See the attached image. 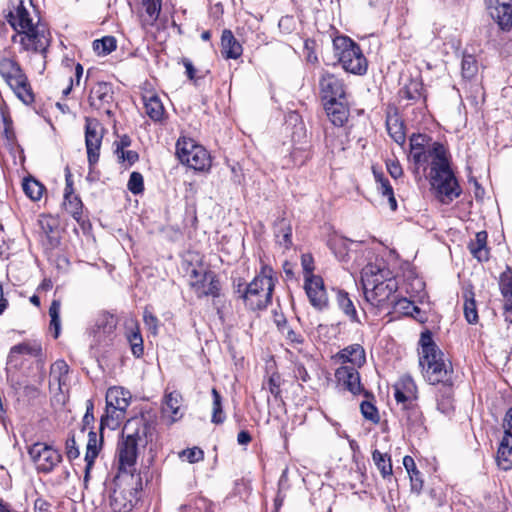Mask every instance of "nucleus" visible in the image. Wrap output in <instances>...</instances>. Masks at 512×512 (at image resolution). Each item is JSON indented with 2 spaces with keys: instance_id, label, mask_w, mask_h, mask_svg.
<instances>
[{
  "instance_id": "nucleus-44",
  "label": "nucleus",
  "mask_w": 512,
  "mask_h": 512,
  "mask_svg": "<svg viewBox=\"0 0 512 512\" xmlns=\"http://www.w3.org/2000/svg\"><path fill=\"white\" fill-rule=\"evenodd\" d=\"M93 48L99 55H107L116 49V40L112 36H106L93 42Z\"/></svg>"
},
{
  "instance_id": "nucleus-35",
  "label": "nucleus",
  "mask_w": 512,
  "mask_h": 512,
  "mask_svg": "<svg viewBox=\"0 0 512 512\" xmlns=\"http://www.w3.org/2000/svg\"><path fill=\"white\" fill-rule=\"evenodd\" d=\"M400 97L407 100L417 101L423 96V84L419 80L411 79L399 92Z\"/></svg>"
},
{
  "instance_id": "nucleus-56",
  "label": "nucleus",
  "mask_w": 512,
  "mask_h": 512,
  "mask_svg": "<svg viewBox=\"0 0 512 512\" xmlns=\"http://www.w3.org/2000/svg\"><path fill=\"white\" fill-rule=\"evenodd\" d=\"M203 450H180L178 452V458L181 461H187L189 463H196L204 458Z\"/></svg>"
},
{
  "instance_id": "nucleus-61",
  "label": "nucleus",
  "mask_w": 512,
  "mask_h": 512,
  "mask_svg": "<svg viewBox=\"0 0 512 512\" xmlns=\"http://www.w3.org/2000/svg\"><path fill=\"white\" fill-rule=\"evenodd\" d=\"M115 153L121 162L127 161L129 164H133L138 160V154L132 150L125 151L119 148V150H115Z\"/></svg>"
},
{
  "instance_id": "nucleus-37",
  "label": "nucleus",
  "mask_w": 512,
  "mask_h": 512,
  "mask_svg": "<svg viewBox=\"0 0 512 512\" xmlns=\"http://www.w3.org/2000/svg\"><path fill=\"white\" fill-rule=\"evenodd\" d=\"M116 325V318L112 314L104 312L100 314L96 320V332L109 335L113 333V331L116 328Z\"/></svg>"
},
{
  "instance_id": "nucleus-62",
  "label": "nucleus",
  "mask_w": 512,
  "mask_h": 512,
  "mask_svg": "<svg viewBox=\"0 0 512 512\" xmlns=\"http://www.w3.org/2000/svg\"><path fill=\"white\" fill-rule=\"evenodd\" d=\"M437 408L444 414H448L453 410L450 388H447L446 396L442 400H438Z\"/></svg>"
},
{
  "instance_id": "nucleus-52",
  "label": "nucleus",
  "mask_w": 512,
  "mask_h": 512,
  "mask_svg": "<svg viewBox=\"0 0 512 512\" xmlns=\"http://www.w3.org/2000/svg\"><path fill=\"white\" fill-rule=\"evenodd\" d=\"M0 117L4 136L8 142L13 143L16 139V136L12 126V120L10 116L4 111H0Z\"/></svg>"
},
{
  "instance_id": "nucleus-54",
  "label": "nucleus",
  "mask_w": 512,
  "mask_h": 512,
  "mask_svg": "<svg viewBox=\"0 0 512 512\" xmlns=\"http://www.w3.org/2000/svg\"><path fill=\"white\" fill-rule=\"evenodd\" d=\"M60 301L59 300H53L50 308H49V315L51 317L50 325L55 328V335L54 337L57 338L59 335V328H60V320H59V313H60Z\"/></svg>"
},
{
  "instance_id": "nucleus-12",
  "label": "nucleus",
  "mask_w": 512,
  "mask_h": 512,
  "mask_svg": "<svg viewBox=\"0 0 512 512\" xmlns=\"http://www.w3.org/2000/svg\"><path fill=\"white\" fill-rule=\"evenodd\" d=\"M104 135V128L101 123L94 118L85 120V145L87 150V159L90 171L97 164L100 156V148Z\"/></svg>"
},
{
  "instance_id": "nucleus-11",
  "label": "nucleus",
  "mask_w": 512,
  "mask_h": 512,
  "mask_svg": "<svg viewBox=\"0 0 512 512\" xmlns=\"http://www.w3.org/2000/svg\"><path fill=\"white\" fill-rule=\"evenodd\" d=\"M142 489L136 484L116 480V488L110 496V506L114 512H128L138 501V492Z\"/></svg>"
},
{
  "instance_id": "nucleus-32",
  "label": "nucleus",
  "mask_w": 512,
  "mask_h": 512,
  "mask_svg": "<svg viewBox=\"0 0 512 512\" xmlns=\"http://www.w3.org/2000/svg\"><path fill=\"white\" fill-rule=\"evenodd\" d=\"M280 333L289 345H291L298 352H303L305 344L303 335L290 327L286 319H283V325Z\"/></svg>"
},
{
  "instance_id": "nucleus-43",
  "label": "nucleus",
  "mask_w": 512,
  "mask_h": 512,
  "mask_svg": "<svg viewBox=\"0 0 512 512\" xmlns=\"http://www.w3.org/2000/svg\"><path fill=\"white\" fill-rule=\"evenodd\" d=\"M503 428L504 436L500 442L499 448H512V407L506 412Z\"/></svg>"
},
{
  "instance_id": "nucleus-50",
  "label": "nucleus",
  "mask_w": 512,
  "mask_h": 512,
  "mask_svg": "<svg viewBox=\"0 0 512 512\" xmlns=\"http://www.w3.org/2000/svg\"><path fill=\"white\" fill-rule=\"evenodd\" d=\"M495 461L497 466L504 471L512 469V450H497Z\"/></svg>"
},
{
  "instance_id": "nucleus-7",
  "label": "nucleus",
  "mask_w": 512,
  "mask_h": 512,
  "mask_svg": "<svg viewBox=\"0 0 512 512\" xmlns=\"http://www.w3.org/2000/svg\"><path fill=\"white\" fill-rule=\"evenodd\" d=\"M131 393L123 387H110L106 392V413L101 418V428L117 429L125 418Z\"/></svg>"
},
{
  "instance_id": "nucleus-64",
  "label": "nucleus",
  "mask_w": 512,
  "mask_h": 512,
  "mask_svg": "<svg viewBox=\"0 0 512 512\" xmlns=\"http://www.w3.org/2000/svg\"><path fill=\"white\" fill-rule=\"evenodd\" d=\"M411 481V490L419 494L423 488V480L421 478L420 472H414V474L409 475Z\"/></svg>"
},
{
  "instance_id": "nucleus-40",
  "label": "nucleus",
  "mask_w": 512,
  "mask_h": 512,
  "mask_svg": "<svg viewBox=\"0 0 512 512\" xmlns=\"http://www.w3.org/2000/svg\"><path fill=\"white\" fill-rule=\"evenodd\" d=\"M378 183V191L384 196L387 197L389 207L391 210H396L397 208V201L394 196L393 188L390 185V182L388 179L379 176L376 178Z\"/></svg>"
},
{
  "instance_id": "nucleus-59",
  "label": "nucleus",
  "mask_w": 512,
  "mask_h": 512,
  "mask_svg": "<svg viewBox=\"0 0 512 512\" xmlns=\"http://www.w3.org/2000/svg\"><path fill=\"white\" fill-rule=\"evenodd\" d=\"M103 430L100 427L101 434L100 438H98L97 434L88 428L89 436L87 437L86 448H98V445L100 447L103 445Z\"/></svg>"
},
{
  "instance_id": "nucleus-49",
  "label": "nucleus",
  "mask_w": 512,
  "mask_h": 512,
  "mask_svg": "<svg viewBox=\"0 0 512 512\" xmlns=\"http://www.w3.org/2000/svg\"><path fill=\"white\" fill-rule=\"evenodd\" d=\"M129 343L131 345L132 353L135 357H141L143 355V339L139 329L132 331L128 336Z\"/></svg>"
},
{
  "instance_id": "nucleus-47",
  "label": "nucleus",
  "mask_w": 512,
  "mask_h": 512,
  "mask_svg": "<svg viewBox=\"0 0 512 512\" xmlns=\"http://www.w3.org/2000/svg\"><path fill=\"white\" fill-rule=\"evenodd\" d=\"M462 75L466 79H472L478 72L476 59L472 55H464L461 63Z\"/></svg>"
},
{
  "instance_id": "nucleus-6",
  "label": "nucleus",
  "mask_w": 512,
  "mask_h": 512,
  "mask_svg": "<svg viewBox=\"0 0 512 512\" xmlns=\"http://www.w3.org/2000/svg\"><path fill=\"white\" fill-rule=\"evenodd\" d=\"M334 54L343 69L349 73L362 75L367 71V60L359 45L346 36L333 40Z\"/></svg>"
},
{
  "instance_id": "nucleus-30",
  "label": "nucleus",
  "mask_w": 512,
  "mask_h": 512,
  "mask_svg": "<svg viewBox=\"0 0 512 512\" xmlns=\"http://www.w3.org/2000/svg\"><path fill=\"white\" fill-rule=\"evenodd\" d=\"M386 126L390 137L402 146L406 139L403 121L397 114L389 115L386 120Z\"/></svg>"
},
{
  "instance_id": "nucleus-41",
  "label": "nucleus",
  "mask_w": 512,
  "mask_h": 512,
  "mask_svg": "<svg viewBox=\"0 0 512 512\" xmlns=\"http://www.w3.org/2000/svg\"><path fill=\"white\" fill-rule=\"evenodd\" d=\"M211 393H212V397H213L212 419L211 420L215 424H221L225 420V414L222 410V398L216 388H213Z\"/></svg>"
},
{
  "instance_id": "nucleus-38",
  "label": "nucleus",
  "mask_w": 512,
  "mask_h": 512,
  "mask_svg": "<svg viewBox=\"0 0 512 512\" xmlns=\"http://www.w3.org/2000/svg\"><path fill=\"white\" fill-rule=\"evenodd\" d=\"M275 234L280 245L285 248H289L291 246L292 229L290 224L285 219H281L276 224Z\"/></svg>"
},
{
  "instance_id": "nucleus-45",
  "label": "nucleus",
  "mask_w": 512,
  "mask_h": 512,
  "mask_svg": "<svg viewBox=\"0 0 512 512\" xmlns=\"http://www.w3.org/2000/svg\"><path fill=\"white\" fill-rule=\"evenodd\" d=\"M88 428L83 426L78 431L74 432L70 438L66 441V448H80L81 446L86 447Z\"/></svg>"
},
{
  "instance_id": "nucleus-9",
  "label": "nucleus",
  "mask_w": 512,
  "mask_h": 512,
  "mask_svg": "<svg viewBox=\"0 0 512 512\" xmlns=\"http://www.w3.org/2000/svg\"><path fill=\"white\" fill-rule=\"evenodd\" d=\"M176 154L181 163L194 170L204 171L210 167L211 160L207 150L190 138L177 141Z\"/></svg>"
},
{
  "instance_id": "nucleus-10",
  "label": "nucleus",
  "mask_w": 512,
  "mask_h": 512,
  "mask_svg": "<svg viewBox=\"0 0 512 512\" xmlns=\"http://www.w3.org/2000/svg\"><path fill=\"white\" fill-rule=\"evenodd\" d=\"M122 434L124 448H145L153 440L154 428L141 419H131L124 425Z\"/></svg>"
},
{
  "instance_id": "nucleus-16",
  "label": "nucleus",
  "mask_w": 512,
  "mask_h": 512,
  "mask_svg": "<svg viewBox=\"0 0 512 512\" xmlns=\"http://www.w3.org/2000/svg\"><path fill=\"white\" fill-rule=\"evenodd\" d=\"M90 106L96 109H104L110 115V106L113 102V90L111 84L98 82L90 90L88 97Z\"/></svg>"
},
{
  "instance_id": "nucleus-13",
  "label": "nucleus",
  "mask_w": 512,
  "mask_h": 512,
  "mask_svg": "<svg viewBox=\"0 0 512 512\" xmlns=\"http://www.w3.org/2000/svg\"><path fill=\"white\" fill-rule=\"evenodd\" d=\"M190 285L198 297H218L220 294V282L211 271L203 273L193 269L190 274Z\"/></svg>"
},
{
  "instance_id": "nucleus-27",
  "label": "nucleus",
  "mask_w": 512,
  "mask_h": 512,
  "mask_svg": "<svg viewBox=\"0 0 512 512\" xmlns=\"http://www.w3.org/2000/svg\"><path fill=\"white\" fill-rule=\"evenodd\" d=\"M143 103L145 107V113L151 120L158 122L164 118L165 109L162 101L157 95H144Z\"/></svg>"
},
{
  "instance_id": "nucleus-42",
  "label": "nucleus",
  "mask_w": 512,
  "mask_h": 512,
  "mask_svg": "<svg viewBox=\"0 0 512 512\" xmlns=\"http://www.w3.org/2000/svg\"><path fill=\"white\" fill-rule=\"evenodd\" d=\"M23 190L30 199L37 201L42 197L44 186L35 179H26L23 182Z\"/></svg>"
},
{
  "instance_id": "nucleus-8",
  "label": "nucleus",
  "mask_w": 512,
  "mask_h": 512,
  "mask_svg": "<svg viewBox=\"0 0 512 512\" xmlns=\"http://www.w3.org/2000/svg\"><path fill=\"white\" fill-rule=\"evenodd\" d=\"M0 75L21 101L25 104H30L34 101V95L28 79L16 61L10 58L1 59Z\"/></svg>"
},
{
  "instance_id": "nucleus-20",
  "label": "nucleus",
  "mask_w": 512,
  "mask_h": 512,
  "mask_svg": "<svg viewBox=\"0 0 512 512\" xmlns=\"http://www.w3.org/2000/svg\"><path fill=\"white\" fill-rule=\"evenodd\" d=\"M322 98L326 101L343 100V82L332 74H324L319 82Z\"/></svg>"
},
{
  "instance_id": "nucleus-5",
  "label": "nucleus",
  "mask_w": 512,
  "mask_h": 512,
  "mask_svg": "<svg viewBox=\"0 0 512 512\" xmlns=\"http://www.w3.org/2000/svg\"><path fill=\"white\" fill-rule=\"evenodd\" d=\"M271 273V268L263 267L261 273L243 291L241 290V284H238L237 292L241 293V298L249 309L262 310L271 302L274 289V280Z\"/></svg>"
},
{
  "instance_id": "nucleus-23",
  "label": "nucleus",
  "mask_w": 512,
  "mask_h": 512,
  "mask_svg": "<svg viewBox=\"0 0 512 512\" xmlns=\"http://www.w3.org/2000/svg\"><path fill=\"white\" fill-rule=\"evenodd\" d=\"M326 114L335 126H343L348 119L349 110L343 100L326 101Z\"/></svg>"
},
{
  "instance_id": "nucleus-34",
  "label": "nucleus",
  "mask_w": 512,
  "mask_h": 512,
  "mask_svg": "<svg viewBox=\"0 0 512 512\" xmlns=\"http://www.w3.org/2000/svg\"><path fill=\"white\" fill-rule=\"evenodd\" d=\"M41 353L42 349L39 344L20 343L10 349L8 361L10 363L16 361L18 355H30L38 357L41 355Z\"/></svg>"
},
{
  "instance_id": "nucleus-36",
  "label": "nucleus",
  "mask_w": 512,
  "mask_h": 512,
  "mask_svg": "<svg viewBox=\"0 0 512 512\" xmlns=\"http://www.w3.org/2000/svg\"><path fill=\"white\" fill-rule=\"evenodd\" d=\"M373 461L383 478L392 476L393 470L391 456L388 453H382L380 450H374Z\"/></svg>"
},
{
  "instance_id": "nucleus-15",
  "label": "nucleus",
  "mask_w": 512,
  "mask_h": 512,
  "mask_svg": "<svg viewBox=\"0 0 512 512\" xmlns=\"http://www.w3.org/2000/svg\"><path fill=\"white\" fill-rule=\"evenodd\" d=\"M305 291L313 307L322 310L328 305V297L324 287L323 279L320 276H306Z\"/></svg>"
},
{
  "instance_id": "nucleus-57",
  "label": "nucleus",
  "mask_w": 512,
  "mask_h": 512,
  "mask_svg": "<svg viewBox=\"0 0 512 512\" xmlns=\"http://www.w3.org/2000/svg\"><path fill=\"white\" fill-rule=\"evenodd\" d=\"M360 410L364 418L375 423L379 421L378 410L371 402L363 401L360 405Z\"/></svg>"
},
{
  "instance_id": "nucleus-1",
  "label": "nucleus",
  "mask_w": 512,
  "mask_h": 512,
  "mask_svg": "<svg viewBox=\"0 0 512 512\" xmlns=\"http://www.w3.org/2000/svg\"><path fill=\"white\" fill-rule=\"evenodd\" d=\"M409 146V157L417 167L430 166V183L439 200L449 204L458 198L462 191L451 168L448 149L425 134H412Z\"/></svg>"
},
{
  "instance_id": "nucleus-39",
  "label": "nucleus",
  "mask_w": 512,
  "mask_h": 512,
  "mask_svg": "<svg viewBox=\"0 0 512 512\" xmlns=\"http://www.w3.org/2000/svg\"><path fill=\"white\" fill-rule=\"evenodd\" d=\"M337 302L340 309L350 318L353 322H358L357 312L353 302L348 297V294L343 291H338Z\"/></svg>"
},
{
  "instance_id": "nucleus-14",
  "label": "nucleus",
  "mask_w": 512,
  "mask_h": 512,
  "mask_svg": "<svg viewBox=\"0 0 512 512\" xmlns=\"http://www.w3.org/2000/svg\"><path fill=\"white\" fill-rule=\"evenodd\" d=\"M118 475L117 481L131 482L141 487L142 480L140 475H134L136 471L135 465L137 460V450H119L118 453Z\"/></svg>"
},
{
  "instance_id": "nucleus-25",
  "label": "nucleus",
  "mask_w": 512,
  "mask_h": 512,
  "mask_svg": "<svg viewBox=\"0 0 512 512\" xmlns=\"http://www.w3.org/2000/svg\"><path fill=\"white\" fill-rule=\"evenodd\" d=\"M401 409L404 411L402 418L406 420L407 424L411 426L415 432L422 434L424 432L423 416L416 401H413L409 405H401Z\"/></svg>"
},
{
  "instance_id": "nucleus-63",
  "label": "nucleus",
  "mask_w": 512,
  "mask_h": 512,
  "mask_svg": "<svg viewBox=\"0 0 512 512\" xmlns=\"http://www.w3.org/2000/svg\"><path fill=\"white\" fill-rule=\"evenodd\" d=\"M386 166H387V170H388L389 174L394 179H397V178L402 176L403 170H402V167H401V165H400V163L398 161H396V160H389V161H387Z\"/></svg>"
},
{
  "instance_id": "nucleus-21",
  "label": "nucleus",
  "mask_w": 512,
  "mask_h": 512,
  "mask_svg": "<svg viewBox=\"0 0 512 512\" xmlns=\"http://www.w3.org/2000/svg\"><path fill=\"white\" fill-rule=\"evenodd\" d=\"M182 395L173 391L166 393L162 405V415L169 425L179 421L183 417L181 411Z\"/></svg>"
},
{
  "instance_id": "nucleus-3",
  "label": "nucleus",
  "mask_w": 512,
  "mask_h": 512,
  "mask_svg": "<svg viewBox=\"0 0 512 512\" xmlns=\"http://www.w3.org/2000/svg\"><path fill=\"white\" fill-rule=\"evenodd\" d=\"M361 282L366 299L373 305L385 307L395 299L398 282L383 259L365 265L361 272Z\"/></svg>"
},
{
  "instance_id": "nucleus-28",
  "label": "nucleus",
  "mask_w": 512,
  "mask_h": 512,
  "mask_svg": "<svg viewBox=\"0 0 512 512\" xmlns=\"http://www.w3.org/2000/svg\"><path fill=\"white\" fill-rule=\"evenodd\" d=\"M487 237L488 235L486 231H480L476 233L475 239L468 245L471 254L480 262L487 261L489 259Z\"/></svg>"
},
{
  "instance_id": "nucleus-53",
  "label": "nucleus",
  "mask_w": 512,
  "mask_h": 512,
  "mask_svg": "<svg viewBox=\"0 0 512 512\" xmlns=\"http://www.w3.org/2000/svg\"><path fill=\"white\" fill-rule=\"evenodd\" d=\"M281 376L278 373H272L267 383L264 385L265 389H268L269 392L277 399L281 396Z\"/></svg>"
},
{
  "instance_id": "nucleus-60",
  "label": "nucleus",
  "mask_w": 512,
  "mask_h": 512,
  "mask_svg": "<svg viewBox=\"0 0 512 512\" xmlns=\"http://www.w3.org/2000/svg\"><path fill=\"white\" fill-rule=\"evenodd\" d=\"M99 451L100 450H86V455H85V462H86V466H85V481H87L88 477H89V473L93 467V464L96 460V458L98 457L99 455Z\"/></svg>"
},
{
  "instance_id": "nucleus-24",
  "label": "nucleus",
  "mask_w": 512,
  "mask_h": 512,
  "mask_svg": "<svg viewBox=\"0 0 512 512\" xmlns=\"http://www.w3.org/2000/svg\"><path fill=\"white\" fill-rule=\"evenodd\" d=\"M242 45L234 37L233 33L225 29L221 36V53L226 59H237L242 55Z\"/></svg>"
},
{
  "instance_id": "nucleus-31",
  "label": "nucleus",
  "mask_w": 512,
  "mask_h": 512,
  "mask_svg": "<svg viewBox=\"0 0 512 512\" xmlns=\"http://www.w3.org/2000/svg\"><path fill=\"white\" fill-rule=\"evenodd\" d=\"M162 0H142L144 13L141 15L142 25L152 26L157 21L161 11Z\"/></svg>"
},
{
  "instance_id": "nucleus-29",
  "label": "nucleus",
  "mask_w": 512,
  "mask_h": 512,
  "mask_svg": "<svg viewBox=\"0 0 512 512\" xmlns=\"http://www.w3.org/2000/svg\"><path fill=\"white\" fill-rule=\"evenodd\" d=\"M391 305L393 307V312L402 314L404 316H411L417 321L424 323L427 318L426 317H418L414 313H419V307H417L412 301L407 298L393 299L391 301Z\"/></svg>"
},
{
  "instance_id": "nucleus-4",
  "label": "nucleus",
  "mask_w": 512,
  "mask_h": 512,
  "mask_svg": "<svg viewBox=\"0 0 512 512\" xmlns=\"http://www.w3.org/2000/svg\"><path fill=\"white\" fill-rule=\"evenodd\" d=\"M419 364L424 378L432 385L439 383L445 386L452 384V368L444 359L443 352L435 344L430 331L421 334Z\"/></svg>"
},
{
  "instance_id": "nucleus-46",
  "label": "nucleus",
  "mask_w": 512,
  "mask_h": 512,
  "mask_svg": "<svg viewBox=\"0 0 512 512\" xmlns=\"http://www.w3.org/2000/svg\"><path fill=\"white\" fill-rule=\"evenodd\" d=\"M464 315L468 323L475 324L478 322V313L476 308V302L473 297V293L465 296L464 302Z\"/></svg>"
},
{
  "instance_id": "nucleus-51",
  "label": "nucleus",
  "mask_w": 512,
  "mask_h": 512,
  "mask_svg": "<svg viewBox=\"0 0 512 512\" xmlns=\"http://www.w3.org/2000/svg\"><path fill=\"white\" fill-rule=\"evenodd\" d=\"M128 190L134 194H140L144 190L143 176L139 172H132L127 184Z\"/></svg>"
},
{
  "instance_id": "nucleus-33",
  "label": "nucleus",
  "mask_w": 512,
  "mask_h": 512,
  "mask_svg": "<svg viewBox=\"0 0 512 512\" xmlns=\"http://www.w3.org/2000/svg\"><path fill=\"white\" fill-rule=\"evenodd\" d=\"M491 16L502 30H510L512 28V3L491 9Z\"/></svg>"
},
{
  "instance_id": "nucleus-18",
  "label": "nucleus",
  "mask_w": 512,
  "mask_h": 512,
  "mask_svg": "<svg viewBox=\"0 0 512 512\" xmlns=\"http://www.w3.org/2000/svg\"><path fill=\"white\" fill-rule=\"evenodd\" d=\"M335 378L337 379L339 385L343 386L353 395H357L363 391V387L360 382V375L355 367H339L335 371Z\"/></svg>"
},
{
  "instance_id": "nucleus-17",
  "label": "nucleus",
  "mask_w": 512,
  "mask_h": 512,
  "mask_svg": "<svg viewBox=\"0 0 512 512\" xmlns=\"http://www.w3.org/2000/svg\"><path fill=\"white\" fill-rule=\"evenodd\" d=\"M27 453L41 472H50L62 460L59 450H27Z\"/></svg>"
},
{
  "instance_id": "nucleus-26",
  "label": "nucleus",
  "mask_w": 512,
  "mask_h": 512,
  "mask_svg": "<svg viewBox=\"0 0 512 512\" xmlns=\"http://www.w3.org/2000/svg\"><path fill=\"white\" fill-rule=\"evenodd\" d=\"M69 366L64 360L55 361L50 368V389H57L62 391L63 385L66 383Z\"/></svg>"
},
{
  "instance_id": "nucleus-2",
  "label": "nucleus",
  "mask_w": 512,
  "mask_h": 512,
  "mask_svg": "<svg viewBox=\"0 0 512 512\" xmlns=\"http://www.w3.org/2000/svg\"><path fill=\"white\" fill-rule=\"evenodd\" d=\"M6 19L15 34L12 41L25 51L44 53L50 43L49 33L41 24L34 23L25 0H10Z\"/></svg>"
},
{
  "instance_id": "nucleus-22",
  "label": "nucleus",
  "mask_w": 512,
  "mask_h": 512,
  "mask_svg": "<svg viewBox=\"0 0 512 512\" xmlns=\"http://www.w3.org/2000/svg\"><path fill=\"white\" fill-rule=\"evenodd\" d=\"M337 357L342 363H351V367L360 368L366 362L364 348L359 344H352L342 349Z\"/></svg>"
},
{
  "instance_id": "nucleus-19",
  "label": "nucleus",
  "mask_w": 512,
  "mask_h": 512,
  "mask_svg": "<svg viewBox=\"0 0 512 512\" xmlns=\"http://www.w3.org/2000/svg\"><path fill=\"white\" fill-rule=\"evenodd\" d=\"M394 397L398 405H409L417 400V386L412 377H400L394 384Z\"/></svg>"
},
{
  "instance_id": "nucleus-48",
  "label": "nucleus",
  "mask_w": 512,
  "mask_h": 512,
  "mask_svg": "<svg viewBox=\"0 0 512 512\" xmlns=\"http://www.w3.org/2000/svg\"><path fill=\"white\" fill-rule=\"evenodd\" d=\"M63 205L69 214H71L76 220H79L82 213V202L78 196L73 195L69 199H64Z\"/></svg>"
},
{
  "instance_id": "nucleus-55",
  "label": "nucleus",
  "mask_w": 512,
  "mask_h": 512,
  "mask_svg": "<svg viewBox=\"0 0 512 512\" xmlns=\"http://www.w3.org/2000/svg\"><path fill=\"white\" fill-rule=\"evenodd\" d=\"M143 321L147 330L152 335L156 336L158 334L159 320L151 311L148 310V308L144 309Z\"/></svg>"
},
{
  "instance_id": "nucleus-58",
  "label": "nucleus",
  "mask_w": 512,
  "mask_h": 512,
  "mask_svg": "<svg viewBox=\"0 0 512 512\" xmlns=\"http://www.w3.org/2000/svg\"><path fill=\"white\" fill-rule=\"evenodd\" d=\"M499 285L503 296L512 299V275L510 271L501 274Z\"/></svg>"
}]
</instances>
